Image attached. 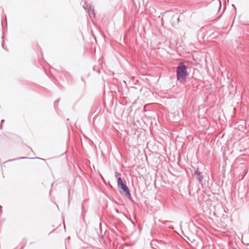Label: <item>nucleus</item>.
<instances>
[{
    "mask_svg": "<svg viewBox=\"0 0 249 249\" xmlns=\"http://www.w3.org/2000/svg\"><path fill=\"white\" fill-rule=\"evenodd\" d=\"M189 73L187 72V67L184 62H180L176 69V76L178 81L182 83L185 81Z\"/></svg>",
    "mask_w": 249,
    "mask_h": 249,
    "instance_id": "1",
    "label": "nucleus"
},
{
    "mask_svg": "<svg viewBox=\"0 0 249 249\" xmlns=\"http://www.w3.org/2000/svg\"><path fill=\"white\" fill-rule=\"evenodd\" d=\"M118 187L119 188L122 189L126 197H127L130 200H132V196L130 190L127 185L124 182L122 178L119 177L117 179Z\"/></svg>",
    "mask_w": 249,
    "mask_h": 249,
    "instance_id": "2",
    "label": "nucleus"
},
{
    "mask_svg": "<svg viewBox=\"0 0 249 249\" xmlns=\"http://www.w3.org/2000/svg\"><path fill=\"white\" fill-rule=\"evenodd\" d=\"M194 174L196 176L197 179L201 184L203 185V182L204 179V177L202 173L200 172L198 168H195L194 169Z\"/></svg>",
    "mask_w": 249,
    "mask_h": 249,
    "instance_id": "3",
    "label": "nucleus"
},
{
    "mask_svg": "<svg viewBox=\"0 0 249 249\" xmlns=\"http://www.w3.org/2000/svg\"><path fill=\"white\" fill-rule=\"evenodd\" d=\"M62 74L64 75L67 80L71 79V74L70 73V72L67 71H62Z\"/></svg>",
    "mask_w": 249,
    "mask_h": 249,
    "instance_id": "4",
    "label": "nucleus"
},
{
    "mask_svg": "<svg viewBox=\"0 0 249 249\" xmlns=\"http://www.w3.org/2000/svg\"><path fill=\"white\" fill-rule=\"evenodd\" d=\"M89 11H88L87 12L88 13L89 16L91 17V15H92L93 17L95 16V13L94 12V9L92 7H89Z\"/></svg>",
    "mask_w": 249,
    "mask_h": 249,
    "instance_id": "5",
    "label": "nucleus"
},
{
    "mask_svg": "<svg viewBox=\"0 0 249 249\" xmlns=\"http://www.w3.org/2000/svg\"><path fill=\"white\" fill-rule=\"evenodd\" d=\"M85 5L83 6V8L85 10L86 12L89 11V7H92L89 4L86 2H84Z\"/></svg>",
    "mask_w": 249,
    "mask_h": 249,
    "instance_id": "6",
    "label": "nucleus"
},
{
    "mask_svg": "<svg viewBox=\"0 0 249 249\" xmlns=\"http://www.w3.org/2000/svg\"><path fill=\"white\" fill-rule=\"evenodd\" d=\"M26 158H27L26 157H19V158H16V159H12V160H9L7 161L8 162H9V161H13L17 160H21V159H26Z\"/></svg>",
    "mask_w": 249,
    "mask_h": 249,
    "instance_id": "7",
    "label": "nucleus"
},
{
    "mask_svg": "<svg viewBox=\"0 0 249 249\" xmlns=\"http://www.w3.org/2000/svg\"><path fill=\"white\" fill-rule=\"evenodd\" d=\"M159 222H161V223H162L164 225H165L166 222H171V221H161V220H159Z\"/></svg>",
    "mask_w": 249,
    "mask_h": 249,
    "instance_id": "8",
    "label": "nucleus"
},
{
    "mask_svg": "<svg viewBox=\"0 0 249 249\" xmlns=\"http://www.w3.org/2000/svg\"><path fill=\"white\" fill-rule=\"evenodd\" d=\"M59 100V99H58V100L55 101V102H54V107H55L58 104Z\"/></svg>",
    "mask_w": 249,
    "mask_h": 249,
    "instance_id": "9",
    "label": "nucleus"
},
{
    "mask_svg": "<svg viewBox=\"0 0 249 249\" xmlns=\"http://www.w3.org/2000/svg\"><path fill=\"white\" fill-rule=\"evenodd\" d=\"M4 122H5V121H4V120H3V119H2V120L1 121V126H0V129H2V124L4 123Z\"/></svg>",
    "mask_w": 249,
    "mask_h": 249,
    "instance_id": "10",
    "label": "nucleus"
},
{
    "mask_svg": "<svg viewBox=\"0 0 249 249\" xmlns=\"http://www.w3.org/2000/svg\"><path fill=\"white\" fill-rule=\"evenodd\" d=\"M68 195H69V200L70 197V189H69V190Z\"/></svg>",
    "mask_w": 249,
    "mask_h": 249,
    "instance_id": "11",
    "label": "nucleus"
},
{
    "mask_svg": "<svg viewBox=\"0 0 249 249\" xmlns=\"http://www.w3.org/2000/svg\"><path fill=\"white\" fill-rule=\"evenodd\" d=\"M2 48L5 49L6 51H8V49L7 48H5L4 47V44H2Z\"/></svg>",
    "mask_w": 249,
    "mask_h": 249,
    "instance_id": "12",
    "label": "nucleus"
},
{
    "mask_svg": "<svg viewBox=\"0 0 249 249\" xmlns=\"http://www.w3.org/2000/svg\"><path fill=\"white\" fill-rule=\"evenodd\" d=\"M81 208L82 209V211H83V204H81Z\"/></svg>",
    "mask_w": 249,
    "mask_h": 249,
    "instance_id": "13",
    "label": "nucleus"
},
{
    "mask_svg": "<svg viewBox=\"0 0 249 249\" xmlns=\"http://www.w3.org/2000/svg\"><path fill=\"white\" fill-rule=\"evenodd\" d=\"M169 228H170V229H174V227H173V226H169Z\"/></svg>",
    "mask_w": 249,
    "mask_h": 249,
    "instance_id": "14",
    "label": "nucleus"
},
{
    "mask_svg": "<svg viewBox=\"0 0 249 249\" xmlns=\"http://www.w3.org/2000/svg\"><path fill=\"white\" fill-rule=\"evenodd\" d=\"M115 212L117 213H120L119 211L118 210H115Z\"/></svg>",
    "mask_w": 249,
    "mask_h": 249,
    "instance_id": "15",
    "label": "nucleus"
},
{
    "mask_svg": "<svg viewBox=\"0 0 249 249\" xmlns=\"http://www.w3.org/2000/svg\"><path fill=\"white\" fill-rule=\"evenodd\" d=\"M232 6L234 8L235 11H236V8H235V6L233 4H232Z\"/></svg>",
    "mask_w": 249,
    "mask_h": 249,
    "instance_id": "16",
    "label": "nucleus"
},
{
    "mask_svg": "<svg viewBox=\"0 0 249 249\" xmlns=\"http://www.w3.org/2000/svg\"><path fill=\"white\" fill-rule=\"evenodd\" d=\"M219 4H220V7H221V2L219 0Z\"/></svg>",
    "mask_w": 249,
    "mask_h": 249,
    "instance_id": "17",
    "label": "nucleus"
},
{
    "mask_svg": "<svg viewBox=\"0 0 249 249\" xmlns=\"http://www.w3.org/2000/svg\"><path fill=\"white\" fill-rule=\"evenodd\" d=\"M53 184H54V183H52V185H51L52 187L53 186Z\"/></svg>",
    "mask_w": 249,
    "mask_h": 249,
    "instance_id": "18",
    "label": "nucleus"
},
{
    "mask_svg": "<svg viewBox=\"0 0 249 249\" xmlns=\"http://www.w3.org/2000/svg\"><path fill=\"white\" fill-rule=\"evenodd\" d=\"M63 223H64V228L65 227V225L64 224V221H63Z\"/></svg>",
    "mask_w": 249,
    "mask_h": 249,
    "instance_id": "19",
    "label": "nucleus"
},
{
    "mask_svg": "<svg viewBox=\"0 0 249 249\" xmlns=\"http://www.w3.org/2000/svg\"><path fill=\"white\" fill-rule=\"evenodd\" d=\"M131 222H132V223L133 224H134V222H132L131 220Z\"/></svg>",
    "mask_w": 249,
    "mask_h": 249,
    "instance_id": "20",
    "label": "nucleus"
},
{
    "mask_svg": "<svg viewBox=\"0 0 249 249\" xmlns=\"http://www.w3.org/2000/svg\"><path fill=\"white\" fill-rule=\"evenodd\" d=\"M115 228L117 230V228L116 226H115Z\"/></svg>",
    "mask_w": 249,
    "mask_h": 249,
    "instance_id": "21",
    "label": "nucleus"
},
{
    "mask_svg": "<svg viewBox=\"0 0 249 249\" xmlns=\"http://www.w3.org/2000/svg\"><path fill=\"white\" fill-rule=\"evenodd\" d=\"M30 149H31V150L32 151H33V150H32V149L31 148H30Z\"/></svg>",
    "mask_w": 249,
    "mask_h": 249,
    "instance_id": "22",
    "label": "nucleus"
},
{
    "mask_svg": "<svg viewBox=\"0 0 249 249\" xmlns=\"http://www.w3.org/2000/svg\"><path fill=\"white\" fill-rule=\"evenodd\" d=\"M24 248V246H23L21 249H23Z\"/></svg>",
    "mask_w": 249,
    "mask_h": 249,
    "instance_id": "23",
    "label": "nucleus"
},
{
    "mask_svg": "<svg viewBox=\"0 0 249 249\" xmlns=\"http://www.w3.org/2000/svg\"><path fill=\"white\" fill-rule=\"evenodd\" d=\"M1 26H2V21H1Z\"/></svg>",
    "mask_w": 249,
    "mask_h": 249,
    "instance_id": "24",
    "label": "nucleus"
},
{
    "mask_svg": "<svg viewBox=\"0 0 249 249\" xmlns=\"http://www.w3.org/2000/svg\"><path fill=\"white\" fill-rule=\"evenodd\" d=\"M117 173L115 172V175H117Z\"/></svg>",
    "mask_w": 249,
    "mask_h": 249,
    "instance_id": "25",
    "label": "nucleus"
},
{
    "mask_svg": "<svg viewBox=\"0 0 249 249\" xmlns=\"http://www.w3.org/2000/svg\"><path fill=\"white\" fill-rule=\"evenodd\" d=\"M117 173L115 172V175H117Z\"/></svg>",
    "mask_w": 249,
    "mask_h": 249,
    "instance_id": "26",
    "label": "nucleus"
},
{
    "mask_svg": "<svg viewBox=\"0 0 249 249\" xmlns=\"http://www.w3.org/2000/svg\"><path fill=\"white\" fill-rule=\"evenodd\" d=\"M0 208H2L1 206H0Z\"/></svg>",
    "mask_w": 249,
    "mask_h": 249,
    "instance_id": "27",
    "label": "nucleus"
}]
</instances>
